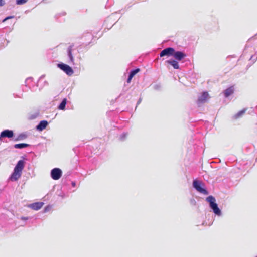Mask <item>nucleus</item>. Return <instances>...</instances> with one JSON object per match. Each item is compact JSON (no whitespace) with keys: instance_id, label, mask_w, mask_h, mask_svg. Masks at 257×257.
<instances>
[{"instance_id":"7ed1b4c3","label":"nucleus","mask_w":257,"mask_h":257,"mask_svg":"<svg viewBox=\"0 0 257 257\" xmlns=\"http://www.w3.org/2000/svg\"><path fill=\"white\" fill-rule=\"evenodd\" d=\"M193 187L199 192L204 195H208V191L203 187V184L201 182L194 180L193 182Z\"/></svg>"},{"instance_id":"5701e85b","label":"nucleus","mask_w":257,"mask_h":257,"mask_svg":"<svg viewBox=\"0 0 257 257\" xmlns=\"http://www.w3.org/2000/svg\"><path fill=\"white\" fill-rule=\"evenodd\" d=\"M13 17H14V16H8V17L5 18L4 19H3L2 21V22H4L10 19L13 18Z\"/></svg>"},{"instance_id":"6ab92c4d","label":"nucleus","mask_w":257,"mask_h":257,"mask_svg":"<svg viewBox=\"0 0 257 257\" xmlns=\"http://www.w3.org/2000/svg\"><path fill=\"white\" fill-rule=\"evenodd\" d=\"M28 0H16L17 5H21L25 4Z\"/></svg>"},{"instance_id":"f257e3e1","label":"nucleus","mask_w":257,"mask_h":257,"mask_svg":"<svg viewBox=\"0 0 257 257\" xmlns=\"http://www.w3.org/2000/svg\"><path fill=\"white\" fill-rule=\"evenodd\" d=\"M25 161L23 160H19L14 168V171L10 177L12 181L18 180L22 175V170L25 167Z\"/></svg>"},{"instance_id":"0eeeda50","label":"nucleus","mask_w":257,"mask_h":257,"mask_svg":"<svg viewBox=\"0 0 257 257\" xmlns=\"http://www.w3.org/2000/svg\"><path fill=\"white\" fill-rule=\"evenodd\" d=\"M173 56L175 58V59L178 61H181L185 57H186V54L182 52L177 51H176L174 49V52H173Z\"/></svg>"},{"instance_id":"b1692460","label":"nucleus","mask_w":257,"mask_h":257,"mask_svg":"<svg viewBox=\"0 0 257 257\" xmlns=\"http://www.w3.org/2000/svg\"><path fill=\"white\" fill-rule=\"evenodd\" d=\"M51 206H46L45 208V209H44V212H46L48 211H49L50 209H51Z\"/></svg>"},{"instance_id":"cd10ccee","label":"nucleus","mask_w":257,"mask_h":257,"mask_svg":"<svg viewBox=\"0 0 257 257\" xmlns=\"http://www.w3.org/2000/svg\"><path fill=\"white\" fill-rule=\"evenodd\" d=\"M142 100V98H140L139 99V100H138L137 103V106H136V107L141 103Z\"/></svg>"},{"instance_id":"4be33fe9","label":"nucleus","mask_w":257,"mask_h":257,"mask_svg":"<svg viewBox=\"0 0 257 257\" xmlns=\"http://www.w3.org/2000/svg\"><path fill=\"white\" fill-rule=\"evenodd\" d=\"M26 138L25 135H24V134H20L19 136L18 139L19 140H22V139H23V138Z\"/></svg>"},{"instance_id":"9b49d317","label":"nucleus","mask_w":257,"mask_h":257,"mask_svg":"<svg viewBox=\"0 0 257 257\" xmlns=\"http://www.w3.org/2000/svg\"><path fill=\"white\" fill-rule=\"evenodd\" d=\"M48 125V122L46 120H43L40 122L38 125L36 126L37 130L42 131L45 129Z\"/></svg>"},{"instance_id":"7c9ffc66","label":"nucleus","mask_w":257,"mask_h":257,"mask_svg":"<svg viewBox=\"0 0 257 257\" xmlns=\"http://www.w3.org/2000/svg\"><path fill=\"white\" fill-rule=\"evenodd\" d=\"M30 79H31L30 78H27V79H26V81H28V80H30Z\"/></svg>"},{"instance_id":"9d476101","label":"nucleus","mask_w":257,"mask_h":257,"mask_svg":"<svg viewBox=\"0 0 257 257\" xmlns=\"http://www.w3.org/2000/svg\"><path fill=\"white\" fill-rule=\"evenodd\" d=\"M209 97V94L207 92H204L202 93L200 96L198 97V103H204Z\"/></svg>"},{"instance_id":"4468645a","label":"nucleus","mask_w":257,"mask_h":257,"mask_svg":"<svg viewBox=\"0 0 257 257\" xmlns=\"http://www.w3.org/2000/svg\"><path fill=\"white\" fill-rule=\"evenodd\" d=\"M233 88L231 87L224 91V94L225 97H228L233 93Z\"/></svg>"},{"instance_id":"423d86ee","label":"nucleus","mask_w":257,"mask_h":257,"mask_svg":"<svg viewBox=\"0 0 257 257\" xmlns=\"http://www.w3.org/2000/svg\"><path fill=\"white\" fill-rule=\"evenodd\" d=\"M174 48L172 47H167L164 49L160 53V56L163 57L164 56H173Z\"/></svg>"},{"instance_id":"2f4dec72","label":"nucleus","mask_w":257,"mask_h":257,"mask_svg":"<svg viewBox=\"0 0 257 257\" xmlns=\"http://www.w3.org/2000/svg\"><path fill=\"white\" fill-rule=\"evenodd\" d=\"M256 257H257V256Z\"/></svg>"},{"instance_id":"412c9836","label":"nucleus","mask_w":257,"mask_h":257,"mask_svg":"<svg viewBox=\"0 0 257 257\" xmlns=\"http://www.w3.org/2000/svg\"><path fill=\"white\" fill-rule=\"evenodd\" d=\"M190 203L193 206H195L196 204V201L194 198H192L190 199Z\"/></svg>"},{"instance_id":"39448f33","label":"nucleus","mask_w":257,"mask_h":257,"mask_svg":"<svg viewBox=\"0 0 257 257\" xmlns=\"http://www.w3.org/2000/svg\"><path fill=\"white\" fill-rule=\"evenodd\" d=\"M62 171L60 169L55 168L53 169L51 171V176L54 180H58L62 176Z\"/></svg>"},{"instance_id":"ddd939ff","label":"nucleus","mask_w":257,"mask_h":257,"mask_svg":"<svg viewBox=\"0 0 257 257\" xmlns=\"http://www.w3.org/2000/svg\"><path fill=\"white\" fill-rule=\"evenodd\" d=\"M67 55L70 60V62L74 64V58L72 53V46H69L67 49Z\"/></svg>"},{"instance_id":"c85d7f7f","label":"nucleus","mask_w":257,"mask_h":257,"mask_svg":"<svg viewBox=\"0 0 257 257\" xmlns=\"http://www.w3.org/2000/svg\"><path fill=\"white\" fill-rule=\"evenodd\" d=\"M21 219H22V220H27V219H28V218H27V217H21Z\"/></svg>"},{"instance_id":"a211bd4d","label":"nucleus","mask_w":257,"mask_h":257,"mask_svg":"<svg viewBox=\"0 0 257 257\" xmlns=\"http://www.w3.org/2000/svg\"><path fill=\"white\" fill-rule=\"evenodd\" d=\"M246 111V109L240 110L235 115V118H238L242 116Z\"/></svg>"},{"instance_id":"2eb2a0df","label":"nucleus","mask_w":257,"mask_h":257,"mask_svg":"<svg viewBox=\"0 0 257 257\" xmlns=\"http://www.w3.org/2000/svg\"><path fill=\"white\" fill-rule=\"evenodd\" d=\"M29 146V145L25 143L17 144L14 145V148L16 149H22Z\"/></svg>"},{"instance_id":"393cba45","label":"nucleus","mask_w":257,"mask_h":257,"mask_svg":"<svg viewBox=\"0 0 257 257\" xmlns=\"http://www.w3.org/2000/svg\"><path fill=\"white\" fill-rule=\"evenodd\" d=\"M6 2L4 0H0V6H3L5 5Z\"/></svg>"},{"instance_id":"f03ea898","label":"nucleus","mask_w":257,"mask_h":257,"mask_svg":"<svg viewBox=\"0 0 257 257\" xmlns=\"http://www.w3.org/2000/svg\"><path fill=\"white\" fill-rule=\"evenodd\" d=\"M206 200L209 203V207L212 209L213 213L216 215L220 216L222 215V212L218 207V204L216 203L215 197L210 195L206 198Z\"/></svg>"},{"instance_id":"dca6fc26","label":"nucleus","mask_w":257,"mask_h":257,"mask_svg":"<svg viewBox=\"0 0 257 257\" xmlns=\"http://www.w3.org/2000/svg\"><path fill=\"white\" fill-rule=\"evenodd\" d=\"M66 104V99H64L58 106V108L60 110H64Z\"/></svg>"},{"instance_id":"20e7f679","label":"nucleus","mask_w":257,"mask_h":257,"mask_svg":"<svg viewBox=\"0 0 257 257\" xmlns=\"http://www.w3.org/2000/svg\"><path fill=\"white\" fill-rule=\"evenodd\" d=\"M58 67L69 76L72 75L73 73L72 68L67 64L64 63L58 64Z\"/></svg>"},{"instance_id":"bb28decb","label":"nucleus","mask_w":257,"mask_h":257,"mask_svg":"<svg viewBox=\"0 0 257 257\" xmlns=\"http://www.w3.org/2000/svg\"><path fill=\"white\" fill-rule=\"evenodd\" d=\"M257 59V57L254 58V56H252L250 58V60L253 61V62L254 63V62L256 61Z\"/></svg>"},{"instance_id":"c756f323","label":"nucleus","mask_w":257,"mask_h":257,"mask_svg":"<svg viewBox=\"0 0 257 257\" xmlns=\"http://www.w3.org/2000/svg\"><path fill=\"white\" fill-rule=\"evenodd\" d=\"M75 183L73 182V183H72V185L74 186H75Z\"/></svg>"},{"instance_id":"a878e982","label":"nucleus","mask_w":257,"mask_h":257,"mask_svg":"<svg viewBox=\"0 0 257 257\" xmlns=\"http://www.w3.org/2000/svg\"><path fill=\"white\" fill-rule=\"evenodd\" d=\"M132 78H133V77H132V76H130V75H128V78H127V83H130V82H131V80H132Z\"/></svg>"},{"instance_id":"aec40b11","label":"nucleus","mask_w":257,"mask_h":257,"mask_svg":"<svg viewBox=\"0 0 257 257\" xmlns=\"http://www.w3.org/2000/svg\"><path fill=\"white\" fill-rule=\"evenodd\" d=\"M127 136V133H124L120 136V140L124 141Z\"/></svg>"},{"instance_id":"f3484780","label":"nucleus","mask_w":257,"mask_h":257,"mask_svg":"<svg viewBox=\"0 0 257 257\" xmlns=\"http://www.w3.org/2000/svg\"><path fill=\"white\" fill-rule=\"evenodd\" d=\"M139 71H140V69L139 68H136V69H132L128 75L130 76H132L133 77Z\"/></svg>"},{"instance_id":"f8f14e48","label":"nucleus","mask_w":257,"mask_h":257,"mask_svg":"<svg viewBox=\"0 0 257 257\" xmlns=\"http://www.w3.org/2000/svg\"><path fill=\"white\" fill-rule=\"evenodd\" d=\"M166 63L172 65L175 69H178L180 68L178 62L175 60H169L166 61Z\"/></svg>"},{"instance_id":"6e6552de","label":"nucleus","mask_w":257,"mask_h":257,"mask_svg":"<svg viewBox=\"0 0 257 257\" xmlns=\"http://www.w3.org/2000/svg\"><path fill=\"white\" fill-rule=\"evenodd\" d=\"M14 133L11 130H5L2 131L1 133L0 138L1 137H7L9 138H12L13 136Z\"/></svg>"},{"instance_id":"1a4fd4ad","label":"nucleus","mask_w":257,"mask_h":257,"mask_svg":"<svg viewBox=\"0 0 257 257\" xmlns=\"http://www.w3.org/2000/svg\"><path fill=\"white\" fill-rule=\"evenodd\" d=\"M44 203L43 202H36L30 204L29 207L33 210H38L42 207Z\"/></svg>"}]
</instances>
